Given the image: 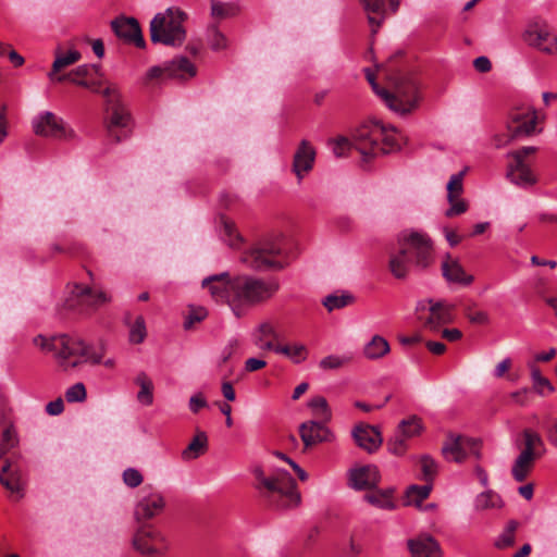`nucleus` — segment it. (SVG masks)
I'll use <instances>...</instances> for the list:
<instances>
[{
	"label": "nucleus",
	"instance_id": "obj_39",
	"mask_svg": "<svg viewBox=\"0 0 557 557\" xmlns=\"http://www.w3.org/2000/svg\"><path fill=\"white\" fill-rule=\"evenodd\" d=\"M393 492V490L374 491L372 493L366 494L364 499L380 509L391 510L395 507Z\"/></svg>",
	"mask_w": 557,
	"mask_h": 557
},
{
	"label": "nucleus",
	"instance_id": "obj_29",
	"mask_svg": "<svg viewBox=\"0 0 557 557\" xmlns=\"http://www.w3.org/2000/svg\"><path fill=\"white\" fill-rule=\"evenodd\" d=\"M367 13L372 34H375L386 17L384 0H360Z\"/></svg>",
	"mask_w": 557,
	"mask_h": 557
},
{
	"label": "nucleus",
	"instance_id": "obj_35",
	"mask_svg": "<svg viewBox=\"0 0 557 557\" xmlns=\"http://www.w3.org/2000/svg\"><path fill=\"white\" fill-rule=\"evenodd\" d=\"M92 69H94V66L88 65V64L79 65L66 75H59L57 77V82L61 83L64 81H69L78 86H82L85 88H91V89L96 90L94 88V84H90L89 82H87L85 79V77H87L90 74Z\"/></svg>",
	"mask_w": 557,
	"mask_h": 557
},
{
	"label": "nucleus",
	"instance_id": "obj_33",
	"mask_svg": "<svg viewBox=\"0 0 557 557\" xmlns=\"http://www.w3.org/2000/svg\"><path fill=\"white\" fill-rule=\"evenodd\" d=\"M467 440L462 436L450 437L443 446L442 453L449 461L461 462L466 458L465 443Z\"/></svg>",
	"mask_w": 557,
	"mask_h": 557
},
{
	"label": "nucleus",
	"instance_id": "obj_36",
	"mask_svg": "<svg viewBox=\"0 0 557 557\" xmlns=\"http://www.w3.org/2000/svg\"><path fill=\"white\" fill-rule=\"evenodd\" d=\"M389 349V344L384 337L374 335L364 346L363 354L368 359L375 360L387 355Z\"/></svg>",
	"mask_w": 557,
	"mask_h": 557
},
{
	"label": "nucleus",
	"instance_id": "obj_45",
	"mask_svg": "<svg viewBox=\"0 0 557 557\" xmlns=\"http://www.w3.org/2000/svg\"><path fill=\"white\" fill-rule=\"evenodd\" d=\"M355 300L354 296L349 293H343L342 295L331 294L323 300V306L329 310L342 309Z\"/></svg>",
	"mask_w": 557,
	"mask_h": 557
},
{
	"label": "nucleus",
	"instance_id": "obj_37",
	"mask_svg": "<svg viewBox=\"0 0 557 557\" xmlns=\"http://www.w3.org/2000/svg\"><path fill=\"white\" fill-rule=\"evenodd\" d=\"M135 383L140 387L137 393V400L145 406H150L153 403L152 381L145 372H140L136 376Z\"/></svg>",
	"mask_w": 557,
	"mask_h": 557
},
{
	"label": "nucleus",
	"instance_id": "obj_13",
	"mask_svg": "<svg viewBox=\"0 0 557 557\" xmlns=\"http://www.w3.org/2000/svg\"><path fill=\"white\" fill-rule=\"evenodd\" d=\"M133 545L141 554H159L165 549V540L156 524H139L133 536Z\"/></svg>",
	"mask_w": 557,
	"mask_h": 557
},
{
	"label": "nucleus",
	"instance_id": "obj_26",
	"mask_svg": "<svg viewBox=\"0 0 557 557\" xmlns=\"http://www.w3.org/2000/svg\"><path fill=\"white\" fill-rule=\"evenodd\" d=\"M380 481L379 470L375 466H363L349 471V485L358 491L369 490Z\"/></svg>",
	"mask_w": 557,
	"mask_h": 557
},
{
	"label": "nucleus",
	"instance_id": "obj_9",
	"mask_svg": "<svg viewBox=\"0 0 557 557\" xmlns=\"http://www.w3.org/2000/svg\"><path fill=\"white\" fill-rule=\"evenodd\" d=\"M111 116L107 123L108 137L115 144L126 139L132 132V117L121 101V95L115 87H107L103 91Z\"/></svg>",
	"mask_w": 557,
	"mask_h": 557
},
{
	"label": "nucleus",
	"instance_id": "obj_58",
	"mask_svg": "<svg viewBox=\"0 0 557 557\" xmlns=\"http://www.w3.org/2000/svg\"><path fill=\"white\" fill-rule=\"evenodd\" d=\"M143 474L135 468H127L123 472V482L128 487H137L143 483Z\"/></svg>",
	"mask_w": 557,
	"mask_h": 557
},
{
	"label": "nucleus",
	"instance_id": "obj_5",
	"mask_svg": "<svg viewBox=\"0 0 557 557\" xmlns=\"http://www.w3.org/2000/svg\"><path fill=\"white\" fill-rule=\"evenodd\" d=\"M393 90H377L385 104L394 112L407 114L418 108L420 101L418 82L411 74L396 73L391 76Z\"/></svg>",
	"mask_w": 557,
	"mask_h": 557
},
{
	"label": "nucleus",
	"instance_id": "obj_20",
	"mask_svg": "<svg viewBox=\"0 0 557 557\" xmlns=\"http://www.w3.org/2000/svg\"><path fill=\"white\" fill-rule=\"evenodd\" d=\"M315 160V150L312 145L304 139L300 141L293 160V172L300 182L305 174L312 170Z\"/></svg>",
	"mask_w": 557,
	"mask_h": 557
},
{
	"label": "nucleus",
	"instance_id": "obj_17",
	"mask_svg": "<svg viewBox=\"0 0 557 557\" xmlns=\"http://www.w3.org/2000/svg\"><path fill=\"white\" fill-rule=\"evenodd\" d=\"M299 435L305 448L315 446L320 443L332 442L333 433L323 423L317 421H307L300 424Z\"/></svg>",
	"mask_w": 557,
	"mask_h": 557
},
{
	"label": "nucleus",
	"instance_id": "obj_8",
	"mask_svg": "<svg viewBox=\"0 0 557 557\" xmlns=\"http://www.w3.org/2000/svg\"><path fill=\"white\" fill-rule=\"evenodd\" d=\"M397 245L411 257L414 269L423 271L434 263L433 242L426 233L405 230L398 234Z\"/></svg>",
	"mask_w": 557,
	"mask_h": 557
},
{
	"label": "nucleus",
	"instance_id": "obj_28",
	"mask_svg": "<svg viewBox=\"0 0 557 557\" xmlns=\"http://www.w3.org/2000/svg\"><path fill=\"white\" fill-rule=\"evenodd\" d=\"M0 483L11 493V496L18 500L24 496V483L16 470H11L9 460H5L1 473Z\"/></svg>",
	"mask_w": 557,
	"mask_h": 557
},
{
	"label": "nucleus",
	"instance_id": "obj_51",
	"mask_svg": "<svg viewBox=\"0 0 557 557\" xmlns=\"http://www.w3.org/2000/svg\"><path fill=\"white\" fill-rule=\"evenodd\" d=\"M422 479L426 483H432L437 474V465L430 456H422L420 459Z\"/></svg>",
	"mask_w": 557,
	"mask_h": 557
},
{
	"label": "nucleus",
	"instance_id": "obj_57",
	"mask_svg": "<svg viewBox=\"0 0 557 557\" xmlns=\"http://www.w3.org/2000/svg\"><path fill=\"white\" fill-rule=\"evenodd\" d=\"M208 315V311L203 307H193L189 311L188 317L184 322V327L186 330L190 329L195 323L201 322Z\"/></svg>",
	"mask_w": 557,
	"mask_h": 557
},
{
	"label": "nucleus",
	"instance_id": "obj_40",
	"mask_svg": "<svg viewBox=\"0 0 557 557\" xmlns=\"http://www.w3.org/2000/svg\"><path fill=\"white\" fill-rule=\"evenodd\" d=\"M504 505L502 497L494 491H485L475 498L474 506L478 510L499 509Z\"/></svg>",
	"mask_w": 557,
	"mask_h": 557
},
{
	"label": "nucleus",
	"instance_id": "obj_53",
	"mask_svg": "<svg viewBox=\"0 0 557 557\" xmlns=\"http://www.w3.org/2000/svg\"><path fill=\"white\" fill-rule=\"evenodd\" d=\"M329 146L331 147L333 153L337 158H342V157L347 156L348 151L351 148V143L349 141L348 138H346L344 136H339L337 138L330 139Z\"/></svg>",
	"mask_w": 557,
	"mask_h": 557
},
{
	"label": "nucleus",
	"instance_id": "obj_11",
	"mask_svg": "<svg viewBox=\"0 0 557 557\" xmlns=\"http://www.w3.org/2000/svg\"><path fill=\"white\" fill-rule=\"evenodd\" d=\"M416 310L419 320H421L423 325L431 331H436L442 325L454 321L455 305L448 304L444 300H420L417 304Z\"/></svg>",
	"mask_w": 557,
	"mask_h": 557
},
{
	"label": "nucleus",
	"instance_id": "obj_30",
	"mask_svg": "<svg viewBox=\"0 0 557 557\" xmlns=\"http://www.w3.org/2000/svg\"><path fill=\"white\" fill-rule=\"evenodd\" d=\"M537 458L520 453L511 466V476L516 482H524L534 469Z\"/></svg>",
	"mask_w": 557,
	"mask_h": 557
},
{
	"label": "nucleus",
	"instance_id": "obj_16",
	"mask_svg": "<svg viewBox=\"0 0 557 557\" xmlns=\"http://www.w3.org/2000/svg\"><path fill=\"white\" fill-rule=\"evenodd\" d=\"M33 128L36 135L53 138H66L67 134L63 121L52 112H44L33 121Z\"/></svg>",
	"mask_w": 557,
	"mask_h": 557
},
{
	"label": "nucleus",
	"instance_id": "obj_44",
	"mask_svg": "<svg viewBox=\"0 0 557 557\" xmlns=\"http://www.w3.org/2000/svg\"><path fill=\"white\" fill-rule=\"evenodd\" d=\"M432 490V483L424 485H411L406 493L407 503L409 505L414 504L419 506L424 499H426Z\"/></svg>",
	"mask_w": 557,
	"mask_h": 557
},
{
	"label": "nucleus",
	"instance_id": "obj_22",
	"mask_svg": "<svg viewBox=\"0 0 557 557\" xmlns=\"http://www.w3.org/2000/svg\"><path fill=\"white\" fill-rule=\"evenodd\" d=\"M251 336L253 344L261 350L274 351L276 354V348L281 346L276 344L280 334L271 321L261 322L255 329Z\"/></svg>",
	"mask_w": 557,
	"mask_h": 557
},
{
	"label": "nucleus",
	"instance_id": "obj_43",
	"mask_svg": "<svg viewBox=\"0 0 557 557\" xmlns=\"http://www.w3.org/2000/svg\"><path fill=\"white\" fill-rule=\"evenodd\" d=\"M530 369H531V377L533 381V387H534L535 392L542 396L552 394L554 392V386L546 377H544L541 374L540 369L537 367H535L534 364H530Z\"/></svg>",
	"mask_w": 557,
	"mask_h": 557
},
{
	"label": "nucleus",
	"instance_id": "obj_18",
	"mask_svg": "<svg viewBox=\"0 0 557 557\" xmlns=\"http://www.w3.org/2000/svg\"><path fill=\"white\" fill-rule=\"evenodd\" d=\"M233 278H231L228 272L214 274L203 278L201 285L207 288L216 302L227 304L231 296V285Z\"/></svg>",
	"mask_w": 557,
	"mask_h": 557
},
{
	"label": "nucleus",
	"instance_id": "obj_6",
	"mask_svg": "<svg viewBox=\"0 0 557 557\" xmlns=\"http://www.w3.org/2000/svg\"><path fill=\"white\" fill-rule=\"evenodd\" d=\"M240 261L257 271L282 270L288 264L283 239H263L245 250Z\"/></svg>",
	"mask_w": 557,
	"mask_h": 557
},
{
	"label": "nucleus",
	"instance_id": "obj_63",
	"mask_svg": "<svg viewBox=\"0 0 557 557\" xmlns=\"http://www.w3.org/2000/svg\"><path fill=\"white\" fill-rule=\"evenodd\" d=\"M237 347V339L230 341L228 344L222 350L220 364L226 363L230 360V358L234 355Z\"/></svg>",
	"mask_w": 557,
	"mask_h": 557
},
{
	"label": "nucleus",
	"instance_id": "obj_61",
	"mask_svg": "<svg viewBox=\"0 0 557 557\" xmlns=\"http://www.w3.org/2000/svg\"><path fill=\"white\" fill-rule=\"evenodd\" d=\"M406 437L401 436L400 433L396 434L389 442H388V449L395 455H403L407 447H406Z\"/></svg>",
	"mask_w": 557,
	"mask_h": 557
},
{
	"label": "nucleus",
	"instance_id": "obj_1",
	"mask_svg": "<svg viewBox=\"0 0 557 557\" xmlns=\"http://www.w3.org/2000/svg\"><path fill=\"white\" fill-rule=\"evenodd\" d=\"M34 344L41 350L52 352L58 366L64 370L74 369L85 362L99 364L102 362V351H91L89 346L79 337L61 334L47 338L38 335Z\"/></svg>",
	"mask_w": 557,
	"mask_h": 557
},
{
	"label": "nucleus",
	"instance_id": "obj_52",
	"mask_svg": "<svg viewBox=\"0 0 557 557\" xmlns=\"http://www.w3.org/2000/svg\"><path fill=\"white\" fill-rule=\"evenodd\" d=\"M349 361V357L330 355L320 360L319 367L323 370H335L342 368Z\"/></svg>",
	"mask_w": 557,
	"mask_h": 557
},
{
	"label": "nucleus",
	"instance_id": "obj_4",
	"mask_svg": "<svg viewBox=\"0 0 557 557\" xmlns=\"http://www.w3.org/2000/svg\"><path fill=\"white\" fill-rule=\"evenodd\" d=\"M256 488L260 495L276 508H293L300 503V494L294 478L285 470H278L272 476H265L261 468L255 471Z\"/></svg>",
	"mask_w": 557,
	"mask_h": 557
},
{
	"label": "nucleus",
	"instance_id": "obj_19",
	"mask_svg": "<svg viewBox=\"0 0 557 557\" xmlns=\"http://www.w3.org/2000/svg\"><path fill=\"white\" fill-rule=\"evenodd\" d=\"M411 557H442L443 552L438 542L426 533H421L407 542Z\"/></svg>",
	"mask_w": 557,
	"mask_h": 557
},
{
	"label": "nucleus",
	"instance_id": "obj_42",
	"mask_svg": "<svg viewBox=\"0 0 557 557\" xmlns=\"http://www.w3.org/2000/svg\"><path fill=\"white\" fill-rule=\"evenodd\" d=\"M308 407L312 410L313 414L323 422H329L331 420L332 413L325 397H312L308 403Z\"/></svg>",
	"mask_w": 557,
	"mask_h": 557
},
{
	"label": "nucleus",
	"instance_id": "obj_10",
	"mask_svg": "<svg viewBox=\"0 0 557 557\" xmlns=\"http://www.w3.org/2000/svg\"><path fill=\"white\" fill-rule=\"evenodd\" d=\"M70 296L66 306L79 312H91L111 301V296L102 289L74 283L69 285Z\"/></svg>",
	"mask_w": 557,
	"mask_h": 557
},
{
	"label": "nucleus",
	"instance_id": "obj_32",
	"mask_svg": "<svg viewBox=\"0 0 557 557\" xmlns=\"http://www.w3.org/2000/svg\"><path fill=\"white\" fill-rule=\"evenodd\" d=\"M524 446L520 453L541 458L546 449L541 435L530 429L523 431Z\"/></svg>",
	"mask_w": 557,
	"mask_h": 557
},
{
	"label": "nucleus",
	"instance_id": "obj_31",
	"mask_svg": "<svg viewBox=\"0 0 557 557\" xmlns=\"http://www.w3.org/2000/svg\"><path fill=\"white\" fill-rule=\"evenodd\" d=\"M208 450V436L205 432L199 431L193 437L187 447L182 451L181 457L184 461H190L199 458Z\"/></svg>",
	"mask_w": 557,
	"mask_h": 557
},
{
	"label": "nucleus",
	"instance_id": "obj_27",
	"mask_svg": "<svg viewBox=\"0 0 557 557\" xmlns=\"http://www.w3.org/2000/svg\"><path fill=\"white\" fill-rule=\"evenodd\" d=\"M352 436L357 445L369 453L375 451L383 441L381 433L368 424L357 425L352 431Z\"/></svg>",
	"mask_w": 557,
	"mask_h": 557
},
{
	"label": "nucleus",
	"instance_id": "obj_2",
	"mask_svg": "<svg viewBox=\"0 0 557 557\" xmlns=\"http://www.w3.org/2000/svg\"><path fill=\"white\" fill-rule=\"evenodd\" d=\"M278 289L276 278L238 275L233 277L228 306L237 318H242L250 308L270 300Z\"/></svg>",
	"mask_w": 557,
	"mask_h": 557
},
{
	"label": "nucleus",
	"instance_id": "obj_62",
	"mask_svg": "<svg viewBox=\"0 0 557 557\" xmlns=\"http://www.w3.org/2000/svg\"><path fill=\"white\" fill-rule=\"evenodd\" d=\"M224 232L230 237V246L235 247L242 242V237L232 222L224 221Z\"/></svg>",
	"mask_w": 557,
	"mask_h": 557
},
{
	"label": "nucleus",
	"instance_id": "obj_38",
	"mask_svg": "<svg viewBox=\"0 0 557 557\" xmlns=\"http://www.w3.org/2000/svg\"><path fill=\"white\" fill-rule=\"evenodd\" d=\"M276 354L283 355L292 362L299 364L308 358L309 350L304 344L281 345L276 348Z\"/></svg>",
	"mask_w": 557,
	"mask_h": 557
},
{
	"label": "nucleus",
	"instance_id": "obj_41",
	"mask_svg": "<svg viewBox=\"0 0 557 557\" xmlns=\"http://www.w3.org/2000/svg\"><path fill=\"white\" fill-rule=\"evenodd\" d=\"M239 7L233 2L211 0V16L215 20H225L237 15Z\"/></svg>",
	"mask_w": 557,
	"mask_h": 557
},
{
	"label": "nucleus",
	"instance_id": "obj_24",
	"mask_svg": "<svg viewBox=\"0 0 557 557\" xmlns=\"http://www.w3.org/2000/svg\"><path fill=\"white\" fill-rule=\"evenodd\" d=\"M165 500L160 493L153 492L143 496L135 507L137 520H149L158 517L164 509Z\"/></svg>",
	"mask_w": 557,
	"mask_h": 557
},
{
	"label": "nucleus",
	"instance_id": "obj_60",
	"mask_svg": "<svg viewBox=\"0 0 557 557\" xmlns=\"http://www.w3.org/2000/svg\"><path fill=\"white\" fill-rule=\"evenodd\" d=\"M539 48L548 53L557 52V38L549 37L548 35L542 36L539 34V42L536 44Z\"/></svg>",
	"mask_w": 557,
	"mask_h": 557
},
{
	"label": "nucleus",
	"instance_id": "obj_14",
	"mask_svg": "<svg viewBox=\"0 0 557 557\" xmlns=\"http://www.w3.org/2000/svg\"><path fill=\"white\" fill-rule=\"evenodd\" d=\"M195 75L196 67L186 57H178L160 66H152L147 73L150 79L161 77L185 79Z\"/></svg>",
	"mask_w": 557,
	"mask_h": 557
},
{
	"label": "nucleus",
	"instance_id": "obj_49",
	"mask_svg": "<svg viewBox=\"0 0 557 557\" xmlns=\"http://www.w3.org/2000/svg\"><path fill=\"white\" fill-rule=\"evenodd\" d=\"M467 172V168L462 171L451 175L448 184H447V200L453 201L454 198L459 197L463 191V176Z\"/></svg>",
	"mask_w": 557,
	"mask_h": 557
},
{
	"label": "nucleus",
	"instance_id": "obj_50",
	"mask_svg": "<svg viewBox=\"0 0 557 557\" xmlns=\"http://www.w3.org/2000/svg\"><path fill=\"white\" fill-rule=\"evenodd\" d=\"M147 336L145 319L141 315L136 317L135 321L129 325V342L140 344Z\"/></svg>",
	"mask_w": 557,
	"mask_h": 557
},
{
	"label": "nucleus",
	"instance_id": "obj_21",
	"mask_svg": "<svg viewBox=\"0 0 557 557\" xmlns=\"http://www.w3.org/2000/svg\"><path fill=\"white\" fill-rule=\"evenodd\" d=\"M387 265L391 274L397 280L407 278L411 270L414 269L411 257L400 245L389 251Z\"/></svg>",
	"mask_w": 557,
	"mask_h": 557
},
{
	"label": "nucleus",
	"instance_id": "obj_7",
	"mask_svg": "<svg viewBox=\"0 0 557 557\" xmlns=\"http://www.w3.org/2000/svg\"><path fill=\"white\" fill-rule=\"evenodd\" d=\"M186 13L176 8H169L156 14L149 27L151 41L172 47L182 46L186 39Z\"/></svg>",
	"mask_w": 557,
	"mask_h": 557
},
{
	"label": "nucleus",
	"instance_id": "obj_15",
	"mask_svg": "<svg viewBox=\"0 0 557 557\" xmlns=\"http://www.w3.org/2000/svg\"><path fill=\"white\" fill-rule=\"evenodd\" d=\"M114 34L125 42L145 48L146 42L139 23L134 17H117L111 22Z\"/></svg>",
	"mask_w": 557,
	"mask_h": 557
},
{
	"label": "nucleus",
	"instance_id": "obj_48",
	"mask_svg": "<svg viewBox=\"0 0 557 557\" xmlns=\"http://www.w3.org/2000/svg\"><path fill=\"white\" fill-rule=\"evenodd\" d=\"M18 443L17 434L13 425L7 426L2 432L0 443V459L3 458Z\"/></svg>",
	"mask_w": 557,
	"mask_h": 557
},
{
	"label": "nucleus",
	"instance_id": "obj_54",
	"mask_svg": "<svg viewBox=\"0 0 557 557\" xmlns=\"http://www.w3.org/2000/svg\"><path fill=\"white\" fill-rule=\"evenodd\" d=\"M465 314L469 319V321L474 324H487L490 320L487 312L482 310H475L474 305L466 306Z\"/></svg>",
	"mask_w": 557,
	"mask_h": 557
},
{
	"label": "nucleus",
	"instance_id": "obj_64",
	"mask_svg": "<svg viewBox=\"0 0 557 557\" xmlns=\"http://www.w3.org/2000/svg\"><path fill=\"white\" fill-rule=\"evenodd\" d=\"M474 69L480 73H487L492 69V63L487 57H478L473 61Z\"/></svg>",
	"mask_w": 557,
	"mask_h": 557
},
{
	"label": "nucleus",
	"instance_id": "obj_47",
	"mask_svg": "<svg viewBox=\"0 0 557 557\" xmlns=\"http://www.w3.org/2000/svg\"><path fill=\"white\" fill-rule=\"evenodd\" d=\"M207 37L209 46L214 51L226 49L227 38L222 34L215 24H212L207 29Z\"/></svg>",
	"mask_w": 557,
	"mask_h": 557
},
{
	"label": "nucleus",
	"instance_id": "obj_25",
	"mask_svg": "<svg viewBox=\"0 0 557 557\" xmlns=\"http://www.w3.org/2000/svg\"><path fill=\"white\" fill-rule=\"evenodd\" d=\"M441 268L444 278L449 283L469 286L474 281L473 275L468 274L458 259L453 258L449 253L445 256Z\"/></svg>",
	"mask_w": 557,
	"mask_h": 557
},
{
	"label": "nucleus",
	"instance_id": "obj_46",
	"mask_svg": "<svg viewBox=\"0 0 557 557\" xmlns=\"http://www.w3.org/2000/svg\"><path fill=\"white\" fill-rule=\"evenodd\" d=\"M422 431V423L421 419L412 416L407 420H403L399 423L398 432L401 434V436L406 438H411L413 436H417Z\"/></svg>",
	"mask_w": 557,
	"mask_h": 557
},
{
	"label": "nucleus",
	"instance_id": "obj_3",
	"mask_svg": "<svg viewBox=\"0 0 557 557\" xmlns=\"http://www.w3.org/2000/svg\"><path fill=\"white\" fill-rule=\"evenodd\" d=\"M405 143L398 129L381 121H369L354 133V145L364 159L398 151Z\"/></svg>",
	"mask_w": 557,
	"mask_h": 557
},
{
	"label": "nucleus",
	"instance_id": "obj_23",
	"mask_svg": "<svg viewBox=\"0 0 557 557\" xmlns=\"http://www.w3.org/2000/svg\"><path fill=\"white\" fill-rule=\"evenodd\" d=\"M536 125L535 111L518 112L511 115L508 132L511 139L525 137L534 133Z\"/></svg>",
	"mask_w": 557,
	"mask_h": 557
},
{
	"label": "nucleus",
	"instance_id": "obj_55",
	"mask_svg": "<svg viewBox=\"0 0 557 557\" xmlns=\"http://www.w3.org/2000/svg\"><path fill=\"white\" fill-rule=\"evenodd\" d=\"M86 387L83 383H76L65 392V399L69 403L83 401L86 399Z\"/></svg>",
	"mask_w": 557,
	"mask_h": 557
},
{
	"label": "nucleus",
	"instance_id": "obj_59",
	"mask_svg": "<svg viewBox=\"0 0 557 557\" xmlns=\"http://www.w3.org/2000/svg\"><path fill=\"white\" fill-rule=\"evenodd\" d=\"M450 203L449 209H447L445 215L447 218H453L456 215H460L468 210V205L463 199H459V197L454 198L453 201H448Z\"/></svg>",
	"mask_w": 557,
	"mask_h": 557
},
{
	"label": "nucleus",
	"instance_id": "obj_56",
	"mask_svg": "<svg viewBox=\"0 0 557 557\" xmlns=\"http://www.w3.org/2000/svg\"><path fill=\"white\" fill-rule=\"evenodd\" d=\"M516 524H509L505 532L495 541L498 548H507L513 545L516 535Z\"/></svg>",
	"mask_w": 557,
	"mask_h": 557
},
{
	"label": "nucleus",
	"instance_id": "obj_34",
	"mask_svg": "<svg viewBox=\"0 0 557 557\" xmlns=\"http://www.w3.org/2000/svg\"><path fill=\"white\" fill-rule=\"evenodd\" d=\"M82 58V54L77 50H70L67 53L62 54L59 50L55 51V59L52 63L51 72L48 74L51 81H57V73L62 69L70 66L76 62H78Z\"/></svg>",
	"mask_w": 557,
	"mask_h": 557
},
{
	"label": "nucleus",
	"instance_id": "obj_12",
	"mask_svg": "<svg viewBox=\"0 0 557 557\" xmlns=\"http://www.w3.org/2000/svg\"><path fill=\"white\" fill-rule=\"evenodd\" d=\"M534 147H523L517 151L509 153L512 162L508 166L507 176L518 186H531L536 182L535 175L530 169L525 158L535 152Z\"/></svg>",
	"mask_w": 557,
	"mask_h": 557
}]
</instances>
